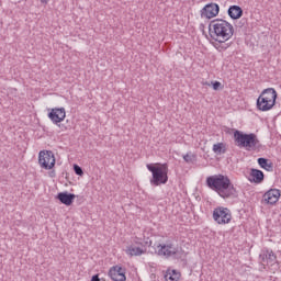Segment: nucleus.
I'll return each mask as SVG.
<instances>
[{
	"label": "nucleus",
	"instance_id": "23",
	"mask_svg": "<svg viewBox=\"0 0 281 281\" xmlns=\"http://www.w3.org/2000/svg\"><path fill=\"white\" fill-rule=\"evenodd\" d=\"M213 89H214V91H218V89H221V81H215L213 83Z\"/></svg>",
	"mask_w": 281,
	"mask_h": 281
},
{
	"label": "nucleus",
	"instance_id": "5",
	"mask_svg": "<svg viewBox=\"0 0 281 281\" xmlns=\"http://www.w3.org/2000/svg\"><path fill=\"white\" fill-rule=\"evenodd\" d=\"M234 137L239 148H246V150H256L258 148L259 140L256 134H243V132L236 131Z\"/></svg>",
	"mask_w": 281,
	"mask_h": 281
},
{
	"label": "nucleus",
	"instance_id": "18",
	"mask_svg": "<svg viewBox=\"0 0 281 281\" xmlns=\"http://www.w3.org/2000/svg\"><path fill=\"white\" fill-rule=\"evenodd\" d=\"M231 19H240L243 16V9L238 5H233L228 9Z\"/></svg>",
	"mask_w": 281,
	"mask_h": 281
},
{
	"label": "nucleus",
	"instance_id": "17",
	"mask_svg": "<svg viewBox=\"0 0 281 281\" xmlns=\"http://www.w3.org/2000/svg\"><path fill=\"white\" fill-rule=\"evenodd\" d=\"M213 153L215 155H225L227 153V143H216L213 145Z\"/></svg>",
	"mask_w": 281,
	"mask_h": 281
},
{
	"label": "nucleus",
	"instance_id": "22",
	"mask_svg": "<svg viewBox=\"0 0 281 281\" xmlns=\"http://www.w3.org/2000/svg\"><path fill=\"white\" fill-rule=\"evenodd\" d=\"M183 159H184L186 164H192V161H194V156L187 154L183 156Z\"/></svg>",
	"mask_w": 281,
	"mask_h": 281
},
{
	"label": "nucleus",
	"instance_id": "1",
	"mask_svg": "<svg viewBox=\"0 0 281 281\" xmlns=\"http://www.w3.org/2000/svg\"><path fill=\"white\" fill-rule=\"evenodd\" d=\"M206 186L222 199H236L238 196V190H236V187L227 176H210L206 178Z\"/></svg>",
	"mask_w": 281,
	"mask_h": 281
},
{
	"label": "nucleus",
	"instance_id": "2",
	"mask_svg": "<svg viewBox=\"0 0 281 281\" xmlns=\"http://www.w3.org/2000/svg\"><path fill=\"white\" fill-rule=\"evenodd\" d=\"M209 32L216 43H227L234 36V25L225 20H213L209 25Z\"/></svg>",
	"mask_w": 281,
	"mask_h": 281
},
{
	"label": "nucleus",
	"instance_id": "19",
	"mask_svg": "<svg viewBox=\"0 0 281 281\" xmlns=\"http://www.w3.org/2000/svg\"><path fill=\"white\" fill-rule=\"evenodd\" d=\"M180 278H181V273H179L177 270L168 269L165 274L166 281H179Z\"/></svg>",
	"mask_w": 281,
	"mask_h": 281
},
{
	"label": "nucleus",
	"instance_id": "4",
	"mask_svg": "<svg viewBox=\"0 0 281 281\" xmlns=\"http://www.w3.org/2000/svg\"><path fill=\"white\" fill-rule=\"evenodd\" d=\"M276 100H278V92L276 91V89H265L257 99L258 111H271V109L276 106Z\"/></svg>",
	"mask_w": 281,
	"mask_h": 281
},
{
	"label": "nucleus",
	"instance_id": "7",
	"mask_svg": "<svg viewBox=\"0 0 281 281\" xmlns=\"http://www.w3.org/2000/svg\"><path fill=\"white\" fill-rule=\"evenodd\" d=\"M38 164L44 170H52L56 166V157L53 151L42 150L38 154Z\"/></svg>",
	"mask_w": 281,
	"mask_h": 281
},
{
	"label": "nucleus",
	"instance_id": "24",
	"mask_svg": "<svg viewBox=\"0 0 281 281\" xmlns=\"http://www.w3.org/2000/svg\"><path fill=\"white\" fill-rule=\"evenodd\" d=\"M91 281H100V277L98 274L93 276Z\"/></svg>",
	"mask_w": 281,
	"mask_h": 281
},
{
	"label": "nucleus",
	"instance_id": "13",
	"mask_svg": "<svg viewBox=\"0 0 281 281\" xmlns=\"http://www.w3.org/2000/svg\"><path fill=\"white\" fill-rule=\"evenodd\" d=\"M249 181L252 183H262L265 181V173L258 169H250Z\"/></svg>",
	"mask_w": 281,
	"mask_h": 281
},
{
	"label": "nucleus",
	"instance_id": "20",
	"mask_svg": "<svg viewBox=\"0 0 281 281\" xmlns=\"http://www.w3.org/2000/svg\"><path fill=\"white\" fill-rule=\"evenodd\" d=\"M258 164L263 170H273V162L267 158H258Z\"/></svg>",
	"mask_w": 281,
	"mask_h": 281
},
{
	"label": "nucleus",
	"instance_id": "10",
	"mask_svg": "<svg viewBox=\"0 0 281 281\" xmlns=\"http://www.w3.org/2000/svg\"><path fill=\"white\" fill-rule=\"evenodd\" d=\"M48 117L53 124H60V122H64L67 117V112L65 111V108H54L48 113Z\"/></svg>",
	"mask_w": 281,
	"mask_h": 281
},
{
	"label": "nucleus",
	"instance_id": "6",
	"mask_svg": "<svg viewBox=\"0 0 281 281\" xmlns=\"http://www.w3.org/2000/svg\"><path fill=\"white\" fill-rule=\"evenodd\" d=\"M213 221H215L217 225H228V223H232V211L225 206L214 209Z\"/></svg>",
	"mask_w": 281,
	"mask_h": 281
},
{
	"label": "nucleus",
	"instance_id": "8",
	"mask_svg": "<svg viewBox=\"0 0 281 281\" xmlns=\"http://www.w3.org/2000/svg\"><path fill=\"white\" fill-rule=\"evenodd\" d=\"M179 249L172 244H160L156 246V254L158 256H164L165 258H170L177 256Z\"/></svg>",
	"mask_w": 281,
	"mask_h": 281
},
{
	"label": "nucleus",
	"instance_id": "21",
	"mask_svg": "<svg viewBox=\"0 0 281 281\" xmlns=\"http://www.w3.org/2000/svg\"><path fill=\"white\" fill-rule=\"evenodd\" d=\"M74 171L79 176L82 177V175H85V172L82 171V168L78 165H74Z\"/></svg>",
	"mask_w": 281,
	"mask_h": 281
},
{
	"label": "nucleus",
	"instance_id": "12",
	"mask_svg": "<svg viewBox=\"0 0 281 281\" xmlns=\"http://www.w3.org/2000/svg\"><path fill=\"white\" fill-rule=\"evenodd\" d=\"M109 276L113 281H126V269L115 266L110 269Z\"/></svg>",
	"mask_w": 281,
	"mask_h": 281
},
{
	"label": "nucleus",
	"instance_id": "25",
	"mask_svg": "<svg viewBox=\"0 0 281 281\" xmlns=\"http://www.w3.org/2000/svg\"><path fill=\"white\" fill-rule=\"evenodd\" d=\"M41 3H44L45 5H47L49 3V0H40Z\"/></svg>",
	"mask_w": 281,
	"mask_h": 281
},
{
	"label": "nucleus",
	"instance_id": "15",
	"mask_svg": "<svg viewBox=\"0 0 281 281\" xmlns=\"http://www.w3.org/2000/svg\"><path fill=\"white\" fill-rule=\"evenodd\" d=\"M125 252L127 256H142L146 254V250L139 246L131 245L126 248Z\"/></svg>",
	"mask_w": 281,
	"mask_h": 281
},
{
	"label": "nucleus",
	"instance_id": "11",
	"mask_svg": "<svg viewBox=\"0 0 281 281\" xmlns=\"http://www.w3.org/2000/svg\"><path fill=\"white\" fill-rule=\"evenodd\" d=\"M280 196L281 191L279 189H270L263 194L262 201L268 205H276L280 201Z\"/></svg>",
	"mask_w": 281,
	"mask_h": 281
},
{
	"label": "nucleus",
	"instance_id": "16",
	"mask_svg": "<svg viewBox=\"0 0 281 281\" xmlns=\"http://www.w3.org/2000/svg\"><path fill=\"white\" fill-rule=\"evenodd\" d=\"M276 254L273 250H266V252L262 255V265H273L276 262Z\"/></svg>",
	"mask_w": 281,
	"mask_h": 281
},
{
	"label": "nucleus",
	"instance_id": "26",
	"mask_svg": "<svg viewBox=\"0 0 281 281\" xmlns=\"http://www.w3.org/2000/svg\"><path fill=\"white\" fill-rule=\"evenodd\" d=\"M137 240H138V238H136V240H134V243H135L136 245H140V243L137 241Z\"/></svg>",
	"mask_w": 281,
	"mask_h": 281
},
{
	"label": "nucleus",
	"instance_id": "3",
	"mask_svg": "<svg viewBox=\"0 0 281 281\" xmlns=\"http://www.w3.org/2000/svg\"><path fill=\"white\" fill-rule=\"evenodd\" d=\"M147 170L151 172V186H166L168 183V164H148Z\"/></svg>",
	"mask_w": 281,
	"mask_h": 281
},
{
	"label": "nucleus",
	"instance_id": "14",
	"mask_svg": "<svg viewBox=\"0 0 281 281\" xmlns=\"http://www.w3.org/2000/svg\"><path fill=\"white\" fill-rule=\"evenodd\" d=\"M57 199L60 201V203H64V205H71L74 203V199H76V195L72 193L60 192L58 193Z\"/></svg>",
	"mask_w": 281,
	"mask_h": 281
},
{
	"label": "nucleus",
	"instance_id": "9",
	"mask_svg": "<svg viewBox=\"0 0 281 281\" xmlns=\"http://www.w3.org/2000/svg\"><path fill=\"white\" fill-rule=\"evenodd\" d=\"M221 8L216 3H209L201 10V19H214L218 16Z\"/></svg>",
	"mask_w": 281,
	"mask_h": 281
}]
</instances>
